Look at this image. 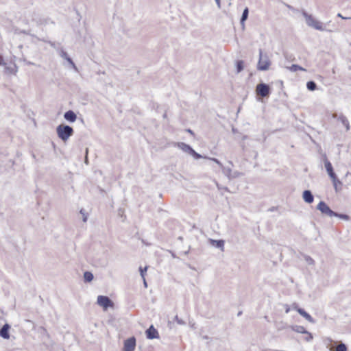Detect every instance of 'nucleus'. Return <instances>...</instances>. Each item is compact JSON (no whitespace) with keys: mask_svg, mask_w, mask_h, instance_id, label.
<instances>
[{"mask_svg":"<svg viewBox=\"0 0 351 351\" xmlns=\"http://www.w3.org/2000/svg\"><path fill=\"white\" fill-rule=\"evenodd\" d=\"M56 133L60 139L66 142L74 134L73 128L68 125L62 123L57 126Z\"/></svg>","mask_w":351,"mask_h":351,"instance_id":"obj_1","label":"nucleus"},{"mask_svg":"<svg viewBox=\"0 0 351 351\" xmlns=\"http://www.w3.org/2000/svg\"><path fill=\"white\" fill-rule=\"evenodd\" d=\"M302 14L304 17L308 26L319 31L326 30L322 22L314 19L311 14H308L305 10L302 11Z\"/></svg>","mask_w":351,"mask_h":351,"instance_id":"obj_2","label":"nucleus"},{"mask_svg":"<svg viewBox=\"0 0 351 351\" xmlns=\"http://www.w3.org/2000/svg\"><path fill=\"white\" fill-rule=\"evenodd\" d=\"M271 61L267 53H263L261 49H259V60L257 64V69L259 71H267L269 69Z\"/></svg>","mask_w":351,"mask_h":351,"instance_id":"obj_3","label":"nucleus"},{"mask_svg":"<svg viewBox=\"0 0 351 351\" xmlns=\"http://www.w3.org/2000/svg\"><path fill=\"white\" fill-rule=\"evenodd\" d=\"M177 147L182 149L184 152L188 153L189 154L191 155L195 159H200L202 158H206V156H203L201 154L196 152L191 146L189 145L183 143V142H179L176 143Z\"/></svg>","mask_w":351,"mask_h":351,"instance_id":"obj_4","label":"nucleus"},{"mask_svg":"<svg viewBox=\"0 0 351 351\" xmlns=\"http://www.w3.org/2000/svg\"><path fill=\"white\" fill-rule=\"evenodd\" d=\"M256 92L262 97H267L271 93V88L268 84L261 82L256 86Z\"/></svg>","mask_w":351,"mask_h":351,"instance_id":"obj_5","label":"nucleus"},{"mask_svg":"<svg viewBox=\"0 0 351 351\" xmlns=\"http://www.w3.org/2000/svg\"><path fill=\"white\" fill-rule=\"evenodd\" d=\"M97 303L103 307L104 310H107L110 307H113L114 302L108 296L99 295L97 297Z\"/></svg>","mask_w":351,"mask_h":351,"instance_id":"obj_6","label":"nucleus"},{"mask_svg":"<svg viewBox=\"0 0 351 351\" xmlns=\"http://www.w3.org/2000/svg\"><path fill=\"white\" fill-rule=\"evenodd\" d=\"M317 209L319 210L323 215H326L329 217H333V215H335V211L332 210L324 201L319 202L317 206Z\"/></svg>","mask_w":351,"mask_h":351,"instance_id":"obj_7","label":"nucleus"},{"mask_svg":"<svg viewBox=\"0 0 351 351\" xmlns=\"http://www.w3.org/2000/svg\"><path fill=\"white\" fill-rule=\"evenodd\" d=\"M136 340L134 337H131L124 341L123 351H134Z\"/></svg>","mask_w":351,"mask_h":351,"instance_id":"obj_8","label":"nucleus"},{"mask_svg":"<svg viewBox=\"0 0 351 351\" xmlns=\"http://www.w3.org/2000/svg\"><path fill=\"white\" fill-rule=\"evenodd\" d=\"M323 160L324 163V167L328 173V175L330 178L334 177L336 176L335 172L334 171L331 162L328 160L326 154L323 155Z\"/></svg>","mask_w":351,"mask_h":351,"instance_id":"obj_9","label":"nucleus"},{"mask_svg":"<svg viewBox=\"0 0 351 351\" xmlns=\"http://www.w3.org/2000/svg\"><path fill=\"white\" fill-rule=\"evenodd\" d=\"M332 117V118L337 119L339 121H341V123L345 126L347 132L350 130V123L346 116H344L343 114H340L338 116L337 113H333Z\"/></svg>","mask_w":351,"mask_h":351,"instance_id":"obj_10","label":"nucleus"},{"mask_svg":"<svg viewBox=\"0 0 351 351\" xmlns=\"http://www.w3.org/2000/svg\"><path fill=\"white\" fill-rule=\"evenodd\" d=\"M146 337L148 339H154L159 338L158 330L151 325L146 330Z\"/></svg>","mask_w":351,"mask_h":351,"instance_id":"obj_11","label":"nucleus"},{"mask_svg":"<svg viewBox=\"0 0 351 351\" xmlns=\"http://www.w3.org/2000/svg\"><path fill=\"white\" fill-rule=\"evenodd\" d=\"M10 325L8 323H5L0 329V337L5 339H8L10 338Z\"/></svg>","mask_w":351,"mask_h":351,"instance_id":"obj_12","label":"nucleus"},{"mask_svg":"<svg viewBox=\"0 0 351 351\" xmlns=\"http://www.w3.org/2000/svg\"><path fill=\"white\" fill-rule=\"evenodd\" d=\"M59 54L63 59L66 60L75 71L77 70V66L73 62V60L68 56L67 53L64 51V49H61L60 50Z\"/></svg>","mask_w":351,"mask_h":351,"instance_id":"obj_13","label":"nucleus"},{"mask_svg":"<svg viewBox=\"0 0 351 351\" xmlns=\"http://www.w3.org/2000/svg\"><path fill=\"white\" fill-rule=\"evenodd\" d=\"M64 118L68 122L73 123L77 119V114L73 110H69L64 112Z\"/></svg>","mask_w":351,"mask_h":351,"instance_id":"obj_14","label":"nucleus"},{"mask_svg":"<svg viewBox=\"0 0 351 351\" xmlns=\"http://www.w3.org/2000/svg\"><path fill=\"white\" fill-rule=\"evenodd\" d=\"M302 198L306 203L311 204L314 201V196L310 190H304L302 193Z\"/></svg>","mask_w":351,"mask_h":351,"instance_id":"obj_15","label":"nucleus"},{"mask_svg":"<svg viewBox=\"0 0 351 351\" xmlns=\"http://www.w3.org/2000/svg\"><path fill=\"white\" fill-rule=\"evenodd\" d=\"M208 242L213 246L221 250V251L223 252L224 250V243L225 242L223 240H222V239L215 240L213 239H209Z\"/></svg>","mask_w":351,"mask_h":351,"instance_id":"obj_16","label":"nucleus"},{"mask_svg":"<svg viewBox=\"0 0 351 351\" xmlns=\"http://www.w3.org/2000/svg\"><path fill=\"white\" fill-rule=\"evenodd\" d=\"M297 312L303 317H304L307 321L311 323L314 324L315 322V319L312 317V316L306 312L303 308H298Z\"/></svg>","mask_w":351,"mask_h":351,"instance_id":"obj_17","label":"nucleus"},{"mask_svg":"<svg viewBox=\"0 0 351 351\" xmlns=\"http://www.w3.org/2000/svg\"><path fill=\"white\" fill-rule=\"evenodd\" d=\"M330 179L332 180L335 191L338 192L339 191H340L341 189L342 182L338 179L337 175L334 177L330 178Z\"/></svg>","mask_w":351,"mask_h":351,"instance_id":"obj_18","label":"nucleus"},{"mask_svg":"<svg viewBox=\"0 0 351 351\" xmlns=\"http://www.w3.org/2000/svg\"><path fill=\"white\" fill-rule=\"evenodd\" d=\"M292 330L298 333H302V334L308 333V331L302 326H298V325L293 326H292Z\"/></svg>","mask_w":351,"mask_h":351,"instance_id":"obj_19","label":"nucleus"},{"mask_svg":"<svg viewBox=\"0 0 351 351\" xmlns=\"http://www.w3.org/2000/svg\"><path fill=\"white\" fill-rule=\"evenodd\" d=\"M93 274L90 271H85L84 273V280L86 282H90L93 280Z\"/></svg>","mask_w":351,"mask_h":351,"instance_id":"obj_20","label":"nucleus"},{"mask_svg":"<svg viewBox=\"0 0 351 351\" xmlns=\"http://www.w3.org/2000/svg\"><path fill=\"white\" fill-rule=\"evenodd\" d=\"M235 64L237 73H241L244 69V62L243 60H237Z\"/></svg>","mask_w":351,"mask_h":351,"instance_id":"obj_21","label":"nucleus"},{"mask_svg":"<svg viewBox=\"0 0 351 351\" xmlns=\"http://www.w3.org/2000/svg\"><path fill=\"white\" fill-rule=\"evenodd\" d=\"M223 173L226 176L229 180H231V176H232V169L230 167H225L223 165V167H221Z\"/></svg>","mask_w":351,"mask_h":351,"instance_id":"obj_22","label":"nucleus"},{"mask_svg":"<svg viewBox=\"0 0 351 351\" xmlns=\"http://www.w3.org/2000/svg\"><path fill=\"white\" fill-rule=\"evenodd\" d=\"M317 84L314 81H308L306 83V88L311 91H313L317 89Z\"/></svg>","mask_w":351,"mask_h":351,"instance_id":"obj_23","label":"nucleus"},{"mask_svg":"<svg viewBox=\"0 0 351 351\" xmlns=\"http://www.w3.org/2000/svg\"><path fill=\"white\" fill-rule=\"evenodd\" d=\"M334 214L335 215H333V217H338L339 219H343L346 221L350 220V216L346 214L339 213L337 212H335Z\"/></svg>","mask_w":351,"mask_h":351,"instance_id":"obj_24","label":"nucleus"},{"mask_svg":"<svg viewBox=\"0 0 351 351\" xmlns=\"http://www.w3.org/2000/svg\"><path fill=\"white\" fill-rule=\"evenodd\" d=\"M289 70L292 72H295L298 71H305V69L304 68H302V66H300V65H298V64H292L289 67Z\"/></svg>","mask_w":351,"mask_h":351,"instance_id":"obj_25","label":"nucleus"},{"mask_svg":"<svg viewBox=\"0 0 351 351\" xmlns=\"http://www.w3.org/2000/svg\"><path fill=\"white\" fill-rule=\"evenodd\" d=\"M248 15H249V9H248V8L246 7L243 10L241 17V19H242V21H245L248 18Z\"/></svg>","mask_w":351,"mask_h":351,"instance_id":"obj_26","label":"nucleus"},{"mask_svg":"<svg viewBox=\"0 0 351 351\" xmlns=\"http://www.w3.org/2000/svg\"><path fill=\"white\" fill-rule=\"evenodd\" d=\"M345 178L347 182L346 186L348 188L351 185V173L348 171L345 175Z\"/></svg>","mask_w":351,"mask_h":351,"instance_id":"obj_27","label":"nucleus"},{"mask_svg":"<svg viewBox=\"0 0 351 351\" xmlns=\"http://www.w3.org/2000/svg\"><path fill=\"white\" fill-rule=\"evenodd\" d=\"M6 70L8 71L9 73H16V66L15 64H13L11 66H6Z\"/></svg>","mask_w":351,"mask_h":351,"instance_id":"obj_28","label":"nucleus"},{"mask_svg":"<svg viewBox=\"0 0 351 351\" xmlns=\"http://www.w3.org/2000/svg\"><path fill=\"white\" fill-rule=\"evenodd\" d=\"M147 270V267H139L140 275L142 277V278H145Z\"/></svg>","mask_w":351,"mask_h":351,"instance_id":"obj_29","label":"nucleus"},{"mask_svg":"<svg viewBox=\"0 0 351 351\" xmlns=\"http://www.w3.org/2000/svg\"><path fill=\"white\" fill-rule=\"evenodd\" d=\"M337 351H347V346L341 343L337 346Z\"/></svg>","mask_w":351,"mask_h":351,"instance_id":"obj_30","label":"nucleus"},{"mask_svg":"<svg viewBox=\"0 0 351 351\" xmlns=\"http://www.w3.org/2000/svg\"><path fill=\"white\" fill-rule=\"evenodd\" d=\"M80 214L82 215L83 217V221L84 222H86L87 219H88V215L87 213L85 212V210L84 209H81L80 211Z\"/></svg>","mask_w":351,"mask_h":351,"instance_id":"obj_31","label":"nucleus"},{"mask_svg":"<svg viewBox=\"0 0 351 351\" xmlns=\"http://www.w3.org/2000/svg\"><path fill=\"white\" fill-rule=\"evenodd\" d=\"M38 40H41V41L45 42V43H49V45H50L53 48L56 49V43H55L54 42H51V41H49V40H45V39H44V38H42V39H40V38H38Z\"/></svg>","mask_w":351,"mask_h":351,"instance_id":"obj_32","label":"nucleus"},{"mask_svg":"<svg viewBox=\"0 0 351 351\" xmlns=\"http://www.w3.org/2000/svg\"><path fill=\"white\" fill-rule=\"evenodd\" d=\"M206 158H208V159L213 160L216 164H217L220 168L223 167V164L218 159H217L215 158H207V157Z\"/></svg>","mask_w":351,"mask_h":351,"instance_id":"obj_33","label":"nucleus"},{"mask_svg":"<svg viewBox=\"0 0 351 351\" xmlns=\"http://www.w3.org/2000/svg\"><path fill=\"white\" fill-rule=\"evenodd\" d=\"M241 176H242V173L239 171L232 172L231 180L238 178V177H240Z\"/></svg>","mask_w":351,"mask_h":351,"instance_id":"obj_34","label":"nucleus"},{"mask_svg":"<svg viewBox=\"0 0 351 351\" xmlns=\"http://www.w3.org/2000/svg\"><path fill=\"white\" fill-rule=\"evenodd\" d=\"M305 260L307 262L308 265H313L314 264V260L310 257L309 256H305Z\"/></svg>","mask_w":351,"mask_h":351,"instance_id":"obj_35","label":"nucleus"},{"mask_svg":"<svg viewBox=\"0 0 351 351\" xmlns=\"http://www.w3.org/2000/svg\"><path fill=\"white\" fill-rule=\"evenodd\" d=\"M175 320L177 322V323L178 324H180V325H184L185 324V322L181 319H179V317H178V315L175 316Z\"/></svg>","mask_w":351,"mask_h":351,"instance_id":"obj_36","label":"nucleus"},{"mask_svg":"<svg viewBox=\"0 0 351 351\" xmlns=\"http://www.w3.org/2000/svg\"><path fill=\"white\" fill-rule=\"evenodd\" d=\"M307 335V337L305 338V340L306 341H311L313 339V335L311 332L308 331V333H306Z\"/></svg>","mask_w":351,"mask_h":351,"instance_id":"obj_37","label":"nucleus"},{"mask_svg":"<svg viewBox=\"0 0 351 351\" xmlns=\"http://www.w3.org/2000/svg\"><path fill=\"white\" fill-rule=\"evenodd\" d=\"M21 33H23V34H24L30 35L31 36L36 38L37 40H38V37H36L35 35L30 34L29 31L23 30V31L21 32Z\"/></svg>","mask_w":351,"mask_h":351,"instance_id":"obj_38","label":"nucleus"},{"mask_svg":"<svg viewBox=\"0 0 351 351\" xmlns=\"http://www.w3.org/2000/svg\"><path fill=\"white\" fill-rule=\"evenodd\" d=\"M217 186L218 189H219V190L223 189L226 191L230 192L228 188L226 186H221L219 185L218 184H217Z\"/></svg>","mask_w":351,"mask_h":351,"instance_id":"obj_39","label":"nucleus"},{"mask_svg":"<svg viewBox=\"0 0 351 351\" xmlns=\"http://www.w3.org/2000/svg\"><path fill=\"white\" fill-rule=\"evenodd\" d=\"M337 16H338V17H340V18H341V19H351V17H344V16H342V15H341V14H340V13H338V14H337Z\"/></svg>","mask_w":351,"mask_h":351,"instance_id":"obj_40","label":"nucleus"},{"mask_svg":"<svg viewBox=\"0 0 351 351\" xmlns=\"http://www.w3.org/2000/svg\"><path fill=\"white\" fill-rule=\"evenodd\" d=\"M245 21H242V19H240V23H241V28L243 30L245 29Z\"/></svg>","mask_w":351,"mask_h":351,"instance_id":"obj_41","label":"nucleus"},{"mask_svg":"<svg viewBox=\"0 0 351 351\" xmlns=\"http://www.w3.org/2000/svg\"><path fill=\"white\" fill-rule=\"evenodd\" d=\"M215 2L218 6L219 8H221V1L220 0H215Z\"/></svg>","mask_w":351,"mask_h":351,"instance_id":"obj_42","label":"nucleus"},{"mask_svg":"<svg viewBox=\"0 0 351 351\" xmlns=\"http://www.w3.org/2000/svg\"><path fill=\"white\" fill-rule=\"evenodd\" d=\"M186 131L188 133L191 134V135H194V132H193V131L192 130H191V129H186Z\"/></svg>","mask_w":351,"mask_h":351,"instance_id":"obj_43","label":"nucleus"},{"mask_svg":"<svg viewBox=\"0 0 351 351\" xmlns=\"http://www.w3.org/2000/svg\"><path fill=\"white\" fill-rule=\"evenodd\" d=\"M287 7L289 10H293V11H295V9L293 7H292L291 5H287Z\"/></svg>","mask_w":351,"mask_h":351,"instance_id":"obj_44","label":"nucleus"},{"mask_svg":"<svg viewBox=\"0 0 351 351\" xmlns=\"http://www.w3.org/2000/svg\"><path fill=\"white\" fill-rule=\"evenodd\" d=\"M293 308L297 311V309L300 308L296 304H294Z\"/></svg>","mask_w":351,"mask_h":351,"instance_id":"obj_45","label":"nucleus"},{"mask_svg":"<svg viewBox=\"0 0 351 351\" xmlns=\"http://www.w3.org/2000/svg\"><path fill=\"white\" fill-rule=\"evenodd\" d=\"M143 285H144V286H145V287H147V282H146V280H145V278H143Z\"/></svg>","mask_w":351,"mask_h":351,"instance_id":"obj_46","label":"nucleus"},{"mask_svg":"<svg viewBox=\"0 0 351 351\" xmlns=\"http://www.w3.org/2000/svg\"><path fill=\"white\" fill-rule=\"evenodd\" d=\"M285 312H286V313H288L289 312V306L287 305V308H286Z\"/></svg>","mask_w":351,"mask_h":351,"instance_id":"obj_47","label":"nucleus"},{"mask_svg":"<svg viewBox=\"0 0 351 351\" xmlns=\"http://www.w3.org/2000/svg\"><path fill=\"white\" fill-rule=\"evenodd\" d=\"M27 64H29V65H34V64L32 62H27Z\"/></svg>","mask_w":351,"mask_h":351,"instance_id":"obj_48","label":"nucleus"},{"mask_svg":"<svg viewBox=\"0 0 351 351\" xmlns=\"http://www.w3.org/2000/svg\"><path fill=\"white\" fill-rule=\"evenodd\" d=\"M247 138V136L246 135H244V136L242 137V139H243V140H245Z\"/></svg>","mask_w":351,"mask_h":351,"instance_id":"obj_49","label":"nucleus"},{"mask_svg":"<svg viewBox=\"0 0 351 351\" xmlns=\"http://www.w3.org/2000/svg\"><path fill=\"white\" fill-rule=\"evenodd\" d=\"M236 132H237V130H236L235 128H232V132H233V133H235Z\"/></svg>","mask_w":351,"mask_h":351,"instance_id":"obj_50","label":"nucleus"},{"mask_svg":"<svg viewBox=\"0 0 351 351\" xmlns=\"http://www.w3.org/2000/svg\"><path fill=\"white\" fill-rule=\"evenodd\" d=\"M242 314V312L241 311H239L237 314L238 316H240Z\"/></svg>","mask_w":351,"mask_h":351,"instance_id":"obj_51","label":"nucleus"},{"mask_svg":"<svg viewBox=\"0 0 351 351\" xmlns=\"http://www.w3.org/2000/svg\"><path fill=\"white\" fill-rule=\"evenodd\" d=\"M163 117H164V118H166V117H167V114H166V113H165V114H163Z\"/></svg>","mask_w":351,"mask_h":351,"instance_id":"obj_52","label":"nucleus"},{"mask_svg":"<svg viewBox=\"0 0 351 351\" xmlns=\"http://www.w3.org/2000/svg\"><path fill=\"white\" fill-rule=\"evenodd\" d=\"M228 162H229L230 165H233V163H232V161H229Z\"/></svg>","mask_w":351,"mask_h":351,"instance_id":"obj_53","label":"nucleus"}]
</instances>
